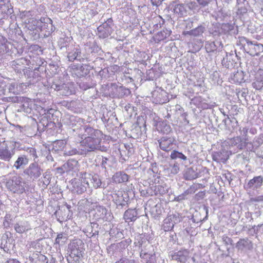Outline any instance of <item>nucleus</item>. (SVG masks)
Wrapping results in <instances>:
<instances>
[{
	"label": "nucleus",
	"mask_w": 263,
	"mask_h": 263,
	"mask_svg": "<svg viewBox=\"0 0 263 263\" xmlns=\"http://www.w3.org/2000/svg\"><path fill=\"white\" fill-rule=\"evenodd\" d=\"M80 178H82L84 183L89 187H90V184L88 182V180H90L91 187L95 189L105 187L104 186L105 184H103L100 176L97 174L91 175L86 172L81 173Z\"/></svg>",
	"instance_id": "nucleus-12"
},
{
	"label": "nucleus",
	"mask_w": 263,
	"mask_h": 263,
	"mask_svg": "<svg viewBox=\"0 0 263 263\" xmlns=\"http://www.w3.org/2000/svg\"><path fill=\"white\" fill-rule=\"evenodd\" d=\"M158 142L160 149L168 152L173 148V145H176L177 141L174 136L166 135L161 137L158 140Z\"/></svg>",
	"instance_id": "nucleus-19"
},
{
	"label": "nucleus",
	"mask_w": 263,
	"mask_h": 263,
	"mask_svg": "<svg viewBox=\"0 0 263 263\" xmlns=\"http://www.w3.org/2000/svg\"><path fill=\"white\" fill-rule=\"evenodd\" d=\"M199 177V174L193 167L186 168L183 173V178L186 180H192Z\"/></svg>",
	"instance_id": "nucleus-45"
},
{
	"label": "nucleus",
	"mask_w": 263,
	"mask_h": 263,
	"mask_svg": "<svg viewBox=\"0 0 263 263\" xmlns=\"http://www.w3.org/2000/svg\"><path fill=\"white\" fill-rule=\"evenodd\" d=\"M40 114L45 116V118L48 119L49 121H52V123L55 124V122H59V116L60 112L54 109L41 108Z\"/></svg>",
	"instance_id": "nucleus-22"
},
{
	"label": "nucleus",
	"mask_w": 263,
	"mask_h": 263,
	"mask_svg": "<svg viewBox=\"0 0 263 263\" xmlns=\"http://www.w3.org/2000/svg\"><path fill=\"white\" fill-rule=\"evenodd\" d=\"M13 241L14 239L12 238H8L7 235L3 236L1 242L2 248H3L5 252H8L13 248Z\"/></svg>",
	"instance_id": "nucleus-42"
},
{
	"label": "nucleus",
	"mask_w": 263,
	"mask_h": 263,
	"mask_svg": "<svg viewBox=\"0 0 263 263\" xmlns=\"http://www.w3.org/2000/svg\"><path fill=\"white\" fill-rule=\"evenodd\" d=\"M107 209L103 206H97L94 210L93 219L96 221H107L108 219Z\"/></svg>",
	"instance_id": "nucleus-26"
},
{
	"label": "nucleus",
	"mask_w": 263,
	"mask_h": 263,
	"mask_svg": "<svg viewBox=\"0 0 263 263\" xmlns=\"http://www.w3.org/2000/svg\"><path fill=\"white\" fill-rule=\"evenodd\" d=\"M205 48L208 52H213L218 47L214 41H208L205 42Z\"/></svg>",
	"instance_id": "nucleus-60"
},
{
	"label": "nucleus",
	"mask_w": 263,
	"mask_h": 263,
	"mask_svg": "<svg viewBox=\"0 0 263 263\" xmlns=\"http://www.w3.org/2000/svg\"><path fill=\"white\" fill-rule=\"evenodd\" d=\"M221 34L233 35L235 34L234 26L229 23H223L220 25Z\"/></svg>",
	"instance_id": "nucleus-46"
},
{
	"label": "nucleus",
	"mask_w": 263,
	"mask_h": 263,
	"mask_svg": "<svg viewBox=\"0 0 263 263\" xmlns=\"http://www.w3.org/2000/svg\"><path fill=\"white\" fill-rule=\"evenodd\" d=\"M70 40L68 37L60 38L58 42V45L61 50L68 52L71 49V46L70 45Z\"/></svg>",
	"instance_id": "nucleus-47"
},
{
	"label": "nucleus",
	"mask_w": 263,
	"mask_h": 263,
	"mask_svg": "<svg viewBox=\"0 0 263 263\" xmlns=\"http://www.w3.org/2000/svg\"><path fill=\"white\" fill-rule=\"evenodd\" d=\"M231 79L234 83H241L243 80V73L242 71H238L234 72L231 76Z\"/></svg>",
	"instance_id": "nucleus-61"
},
{
	"label": "nucleus",
	"mask_w": 263,
	"mask_h": 263,
	"mask_svg": "<svg viewBox=\"0 0 263 263\" xmlns=\"http://www.w3.org/2000/svg\"><path fill=\"white\" fill-rule=\"evenodd\" d=\"M51 88L57 91L60 95L67 96L72 94V90L68 84H53Z\"/></svg>",
	"instance_id": "nucleus-28"
},
{
	"label": "nucleus",
	"mask_w": 263,
	"mask_h": 263,
	"mask_svg": "<svg viewBox=\"0 0 263 263\" xmlns=\"http://www.w3.org/2000/svg\"><path fill=\"white\" fill-rule=\"evenodd\" d=\"M147 244H149V242L143 234H139L135 237L134 245L138 249L141 250Z\"/></svg>",
	"instance_id": "nucleus-39"
},
{
	"label": "nucleus",
	"mask_w": 263,
	"mask_h": 263,
	"mask_svg": "<svg viewBox=\"0 0 263 263\" xmlns=\"http://www.w3.org/2000/svg\"><path fill=\"white\" fill-rule=\"evenodd\" d=\"M90 48V52L91 54L93 52H97L100 50V48L96 44L93 43ZM67 53V58L70 62H73L74 60H77L81 62L86 61H93L92 56L93 54H84L82 53L80 48L79 46L73 47L71 46V49L66 52Z\"/></svg>",
	"instance_id": "nucleus-4"
},
{
	"label": "nucleus",
	"mask_w": 263,
	"mask_h": 263,
	"mask_svg": "<svg viewBox=\"0 0 263 263\" xmlns=\"http://www.w3.org/2000/svg\"><path fill=\"white\" fill-rule=\"evenodd\" d=\"M30 57H31L30 56ZM43 62L40 58L37 56L30 58V60L22 58L16 59L10 62V65L13 70L17 73L22 74L23 72L24 75L29 79V84H33L37 82L35 70H38Z\"/></svg>",
	"instance_id": "nucleus-1"
},
{
	"label": "nucleus",
	"mask_w": 263,
	"mask_h": 263,
	"mask_svg": "<svg viewBox=\"0 0 263 263\" xmlns=\"http://www.w3.org/2000/svg\"><path fill=\"white\" fill-rule=\"evenodd\" d=\"M263 184V176L260 175L254 176L252 179L245 181L243 185L245 190L249 193L258 191Z\"/></svg>",
	"instance_id": "nucleus-16"
},
{
	"label": "nucleus",
	"mask_w": 263,
	"mask_h": 263,
	"mask_svg": "<svg viewBox=\"0 0 263 263\" xmlns=\"http://www.w3.org/2000/svg\"><path fill=\"white\" fill-rule=\"evenodd\" d=\"M246 139H242L240 136H237L231 140V153H236L239 150H242L246 146Z\"/></svg>",
	"instance_id": "nucleus-21"
},
{
	"label": "nucleus",
	"mask_w": 263,
	"mask_h": 263,
	"mask_svg": "<svg viewBox=\"0 0 263 263\" xmlns=\"http://www.w3.org/2000/svg\"><path fill=\"white\" fill-rule=\"evenodd\" d=\"M36 26H38L40 32H43L45 37L49 36L54 30L52 21L49 17H41L40 20H34Z\"/></svg>",
	"instance_id": "nucleus-11"
},
{
	"label": "nucleus",
	"mask_w": 263,
	"mask_h": 263,
	"mask_svg": "<svg viewBox=\"0 0 263 263\" xmlns=\"http://www.w3.org/2000/svg\"><path fill=\"white\" fill-rule=\"evenodd\" d=\"M132 191L123 192L118 191L113 194L112 201L118 210H124L129 206L130 203L129 195L133 194Z\"/></svg>",
	"instance_id": "nucleus-7"
},
{
	"label": "nucleus",
	"mask_w": 263,
	"mask_h": 263,
	"mask_svg": "<svg viewBox=\"0 0 263 263\" xmlns=\"http://www.w3.org/2000/svg\"><path fill=\"white\" fill-rule=\"evenodd\" d=\"M29 260L35 263H48L47 258L42 254L38 255L35 258H33L32 257H29Z\"/></svg>",
	"instance_id": "nucleus-62"
},
{
	"label": "nucleus",
	"mask_w": 263,
	"mask_h": 263,
	"mask_svg": "<svg viewBox=\"0 0 263 263\" xmlns=\"http://www.w3.org/2000/svg\"><path fill=\"white\" fill-rule=\"evenodd\" d=\"M22 104L20 109L27 114H30L32 111V102L27 98V100H24L21 102Z\"/></svg>",
	"instance_id": "nucleus-54"
},
{
	"label": "nucleus",
	"mask_w": 263,
	"mask_h": 263,
	"mask_svg": "<svg viewBox=\"0 0 263 263\" xmlns=\"http://www.w3.org/2000/svg\"><path fill=\"white\" fill-rule=\"evenodd\" d=\"M62 121L64 125L72 128L73 131L81 129L84 122V120L81 118L68 114L64 115Z\"/></svg>",
	"instance_id": "nucleus-14"
},
{
	"label": "nucleus",
	"mask_w": 263,
	"mask_h": 263,
	"mask_svg": "<svg viewBox=\"0 0 263 263\" xmlns=\"http://www.w3.org/2000/svg\"><path fill=\"white\" fill-rule=\"evenodd\" d=\"M87 187L88 186H87V185L84 183L83 180H82V178H81V180L76 182L74 184L73 186V190L78 194H82L86 191Z\"/></svg>",
	"instance_id": "nucleus-52"
},
{
	"label": "nucleus",
	"mask_w": 263,
	"mask_h": 263,
	"mask_svg": "<svg viewBox=\"0 0 263 263\" xmlns=\"http://www.w3.org/2000/svg\"><path fill=\"white\" fill-rule=\"evenodd\" d=\"M226 53V55L222 60L221 64L223 66L227 68H232L234 66L233 59L231 58V57L233 56V54L228 52Z\"/></svg>",
	"instance_id": "nucleus-51"
},
{
	"label": "nucleus",
	"mask_w": 263,
	"mask_h": 263,
	"mask_svg": "<svg viewBox=\"0 0 263 263\" xmlns=\"http://www.w3.org/2000/svg\"><path fill=\"white\" fill-rule=\"evenodd\" d=\"M162 210L161 204H157L151 208V213L153 217L156 219L161 215Z\"/></svg>",
	"instance_id": "nucleus-59"
},
{
	"label": "nucleus",
	"mask_w": 263,
	"mask_h": 263,
	"mask_svg": "<svg viewBox=\"0 0 263 263\" xmlns=\"http://www.w3.org/2000/svg\"><path fill=\"white\" fill-rule=\"evenodd\" d=\"M236 248L238 250L251 251L253 248V244L248 238H240L236 243Z\"/></svg>",
	"instance_id": "nucleus-30"
},
{
	"label": "nucleus",
	"mask_w": 263,
	"mask_h": 263,
	"mask_svg": "<svg viewBox=\"0 0 263 263\" xmlns=\"http://www.w3.org/2000/svg\"><path fill=\"white\" fill-rule=\"evenodd\" d=\"M15 151L8 146L5 141L0 144V171L10 167Z\"/></svg>",
	"instance_id": "nucleus-5"
},
{
	"label": "nucleus",
	"mask_w": 263,
	"mask_h": 263,
	"mask_svg": "<svg viewBox=\"0 0 263 263\" xmlns=\"http://www.w3.org/2000/svg\"><path fill=\"white\" fill-rule=\"evenodd\" d=\"M43 170L37 162L31 163L23 171L24 176L30 180H34L38 179L43 173Z\"/></svg>",
	"instance_id": "nucleus-15"
},
{
	"label": "nucleus",
	"mask_w": 263,
	"mask_h": 263,
	"mask_svg": "<svg viewBox=\"0 0 263 263\" xmlns=\"http://www.w3.org/2000/svg\"><path fill=\"white\" fill-rule=\"evenodd\" d=\"M5 185L7 190L13 194L20 195L26 191V182L17 176H13L7 180Z\"/></svg>",
	"instance_id": "nucleus-6"
},
{
	"label": "nucleus",
	"mask_w": 263,
	"mask_h": 263,
	"mask_svg": "<svg viewBox=\"0 0 263 263\" xmlns=\"http://www.w3.org/2000/svg\"><path fill=\"white\" fill-rule=\"evenodd\" d=\"M41 115L40 122L37 124V130L39 131H44L46 128L52 129L55 126V123H52V121H49L48 119L45 118V116Z\"/></svg>",
	"instance_id": "nucleus-32"
},
{
	"label": "nucleus",
	"mask_w": 263,
	"mask_h": 263,
	"mask_svg": "<svg viewBox=\"0 0 263 263\" xmlns=\"http://www.w3.org/2000/svg\"><path fill=\"white\" fill-rule=\"evenodd\" d=\"M205 30V28L202 25H199L190 31H184L182 34L185 36H200Z\"/></svg>",
	"instance_id": "nucleus-38"
},
{
	"label": "nucleus",
	"mask_w": 263,
	"mask_h": 263,
	"mask_svg": "<svg viewBox=\"0 0 263 263\" xmlns=\"http://www.w3.org/2000/svg\"><path fill=\"white\" fill-rule=\"evenodd\" d=\"M112 179L116 183H122L128 181L129 176L124 172L119 171L113 175Z\"/></svg>",
	"instance_id": "nucleus-44"
},
{
	"label": "nucleus",
	"mask_w": 263,
	"mask_h": 263,
	"mask_svg": "<svg viewBox=\"0 0 263 263\" xmlns=\"http://www.w3.org/2000/svg\"><path fill=\"white\" fill-rule=\"evenodd\" d=\"M172 8L173 9L174 14L177 17H182L186 14L187 7L185 4H177L176 2H173Z\"/></svg>",
	"instance_id": "nucleus-33"
},
{
	"label": "nucleus",
	"mask_w": 263,
	"mask_h": 263,
	"mask_svg": "<svg viewBox=\"0 0 263 263\" xmlns=\"http://www.w3.org/2000/svg\"><path fill=\"white\" fill-rule=\"evenodd\" d=\"M100 137H84L80 143L82 152L81 154L86 156L90 152L96 151L107 152L109 148L108 144L102 142Z\"/></svg>",
	"instance_id": "nucleus-2"
},
{
	"label": "nucleus",
	"mask_w": 263,
	"mask_h": 263,
	"mask_svg": "<svg viewBox=\"0 0 263 263\" xmlns=\"http://www.w3.org/2000/svg\"><path fill=\"white\" fill-rule=\"evenodd\" d=\"M223 115L224 118L222 120V123L224 125V128L230 132H232L237 125V120L234 117L230 118L228 115H226L224 112Z\"/></svg>",
	"instance_id": "nucleus-31"
},
{
	"label": "nucleus",
	"mask_w": 263,
	"mask_h": 263,
	"mask_svg": "<svg viewBox=\"0 0 263 263\" xmlns=\"http://www.w3.org/2000/svg\"><path fill=\"white\" fill-rule=\"evenodd\" d=\"M83 247V242L80 239L73 240L69 244L68 251L70 253L69 256L72 260L79 261L83 257L84 250Z\"/></svg>",
	"instance_id": "nucleus-8"
},
{
	"label": "nucleus",
	"mask_w": 263,
	"mask_h": 263,
	"mask_svg": "<svg viewBox=\"0 0 263 263\" xmlns=\"http://www.w3.org/2000/svg\"><path fill=\"white\" fill-rule=\"evenodd\" d=\"M108 90L109 96L112 98H122L130 94V90L123 85H119L116 83L108 85Z\"/></svg>",
	"instance_id": "nucleus-10"
},
{
	"label": "nucleus",
	"mask_w": 263,
	"mask_h": 263,
	"mask_svg": "<svg viewBox=\"0 0 263 263\" xmlns=\"http://www.w3.org/2000/svg\"><path fill=\"white\" fill-rule=\"evenodd\" d=\"M78 161L74 159H71L67 161V162L64 163L61 169L63 170V172H68L71 171H72L77 168L78 165Z\"/></svg>",
	"instance_id": "nucleus-48"
},
{
	"label": "nucleus",
	"mask_w": 263,
	"mask_h": 263,
	"mask_svg": "<svg viewBox=\"0 0 263 263\" xmlns=\"http://www.w3.org/2000/svg\"><path fill=\"white\" fill-rule=\"evenodd\" d=\"M67 240V236L65 233H61L57 235L55 239V243L57 244H64Z\"/></svg>",
	"instance_id": "nucleus-63"
},
{
	"label": "nucleus",
	"mask_w": 263,
	"mask_h": 263,
	"mask_svg": "<svg viewBox=\"0 0 263 263\" xmlns=\"http://www.w3.org/2000/svg\"><path fill=\"white\" fill-rule=\"evenodd\" d=\"M220 24L218 23H213L208 28V32L214 39H217L221 35Z\"/></svg>",
	"instance_id": "nucleus-41"
},
{
	"label": "nucleus",
	"mask_w": 263,
	"mask_h": 263,
	"mask_svg": "<svg viewBox=\"0 0 263 263\" xmlns=\"http://www.w3.org/2000/svg\"><path fill=\"white\" fill-rule=\"evenodd\" d=\"M252 85L257 90H260L263 87V71H258L256 76V80Z\"/></svg>",
	"instance_id": "nucleus-53"
},
{
	"label": "nucleus",
	"mask_w": 263,
	"mask_h": 263,
	"mask_svg": "<svg viewBox=\"0 0 263 263\" xmlns=\"http://www.w3.org/2000/svg\"><path fill=\"white\" fill-rule=\"evenodd\" d=\"M241 41L246 42V44L242 45L244 51L252 57L258 56L263 52V45L257 43L256 41H251L246 37L241 38Z\"/></svg>",
	"instance_id": "nucleus-9"
},
{
	"label": "nucleus",
	"mask_w": 263,
	"mask_h": 263,
	"mask_svg": "<svg viewBox=\"0 0 263 263\" xmlns=\"http://www.w3.org/2000/svg\"><path fill=\"white\" fill-rule=\"evenodd\" d=\"M130 131L131 137L133 138H138L146 134V125L144 116H141L137 118L136 123L133 124Z\"/></svg>",
	"instance_id": "nucleus-13"
},
{
	"label": "nucleus",
	"mask_w": 263,
	"mask_h": 263,
	"mask_svg": "<svg viewBox=\"0 0 263 263\" xmlns=\"http://www.w3.org/2000/svg\"><path fill=\"white\" fill-rule=\"evenodd\" d=\"M149 193L151 196L163 195L168 192V188L166 185H154V184L149 187Z\"/></svg>",
	"instance_id": "nucleus-29"
},
{
	"label": "nucleus",
	"mask_w": 263,
	"mask_h": 263,
	"mask_svg": "<svg viewBox=\"0 0 263 263\" xmlns=\"http://www.w3.org/2000/svg\"><path fill=\"white\" fill-rule=\"evenodd\" d=\"M170 157L172 160L179 159L180 161H185L187 160V157L181 152L176 150H173L171 154Z\"/></svg>",
	"instance_id": "nucleus-58"
},
{
	"label": "nucleus",
	"mask_w": 263,
	"mask_h": 263,
	"mask_svg": "<svg viewBox=\"0 0 263 263\" xmlns=\"http://www.w3.org/2000/svg\"><path fill=\"white\" fill-rule=\"evenodd\" d=\"M170 256L171 257L172 260L181 263H185L190 257L189 252L186 249L170 252Z\"/></svg>",
	"instance_id": "nucleus-23"
},
{
	"label": "nucleus",
	"mask_w": 263,
	"mask_h": 263,
	"mask_svg": "<svg viewBox=\"0 0 263 263\" xmlns=\"http://www.w3.org/2000/svg\"><path fill=\"white\" fill-rule=\"evenodd\" d=\"M6 87L8 89V92L9 93L16 95L18 92V90H17V84L15 82L8 84L6 85Z\"/></svg>",
	"instance_id": "nucleus-64"
},
{
	"label": "nucleus",
	"mask_w": 263,
	"mask_h": 263,
	"mask_svg": "<svg viewBox=\"0 0 263 263\" xmlns=\"http://www.w3.org/2000/svg\"><path fill=\"white\" fill-rule=\"evenodd\" d=\"M138 217V213L136 209H128L123 215V218L127 222H134Z\"/></svg>",
	"instance_id": "nucleus-37"
},
{
	"label": "nucleus",
	"mask_w": 263,
	"mask_h": 263,
	"mask_svg": "<svg viewBox=\"0 0 263 263\" xmlns=\"http://www.w3.org/2000/svg\"><path fill=\"white\" fill-rule=\"evenodd\" d=\"M82 148H79L77 149L75 148H68L66 146L64 148V153L63 155L64 156H72L74 155H84V154H81Z\"/></svg>",
	"instance_id": "nucleus-56"
},
{
	"label": "nucleus",
	"mask_w": 263,
	"mask_h": 263,
	"mask_svg": "<svg viewBox=\"0 0 263 263\" xmlns=\"http://www.w3.org/2000/svg\"><path fill=\"white\" fill-rule=\"evenodd\" d=\"M112 25V19L111 18L107 19L97 28L98 36L101 39H105L109 36L113 31Z\"/></svg>",
	"instance_id": "nucleus-17"
},
{
	"label": "nucleus",
	"mask_w": 263,
	"mask_h": 263,
	"mask_svg": "<svg viewBox=\"0 0 263 263\" xmlns=\"http://www.w3.org/2000/svg\"><path fill=\"white\" fill-rule=\"evenodd\" d=\"M83 129L84 130V134L82 135L84 137H101L102 133V132L98 129H95L93 128L90 127L88 125L83 126Z\"/></svg>",
	"instance_id": "nucleus-36"
},
{
	"label": "nucleus",
	"mask_w": 263,
	"mask_h": 263,
	"mask_svg": "<svg viewBox=\"0 0 263 263\" xmlns=\"http://www.w3.org/2000/svg\"><path fill=\"white\" fill-rule=\"evenodd\" d=\"M212 156L213 161L224 163L229 158V152L224 148H221L218 151L214 152Z\"/></svg>",
	"instance_id": "nucleus-25"
},
{
	"label": "nucleus",
	"mask_w": 263,
	"mask_h": 263,
	"mask_svg": "<svg viewBox=\"0 0 263 263\" xmlns=\"http://www.w3.org/2000/svg\"><path fill=\"white\" fill-rule=\"evenodd\" d=\"M209 208L204 206L199 212H196L192 216L191 220L193 223H198L208 219Z\"/></svg>",
	"instance_id": "nucleus-24"
},
{
	"label": "nucleus",
	"mask_w": 263,
	"mask_h": 263,
	"mask_svg": "<svg viewBox=\"0 0 263 263\" xmlns=\"http://www.w3.org/2000/svg\"><path fill=\"white\" fill-rule=\"evenodd\" d=\"M156 129L159 132L167 136L172 130L171 125L166 121H159L156 124Z\"/></svg>",
	"instance_id": "nucleus-40"
},
{
	"label": "nucleus",
	"mask_w": 263,
	"mask_h": 263,
	"mask_svg": "<svg viewBox=\"0 0 263 263\" xmlns=\"http://www.w3.org/2000/svg\"><path fill=\"white\" fill-rule=\"evenodd\" d=\"M29 163V158L25 155H21L17 157L13 164L11 163L10 167L16 170L24 169Z\"/></svg>",
	"instance_id": "nucleus-27"
},
{
	"label": "nucleus",
	"mask_w": 263,
	"mask_h": 263,
	"mask_svg": "<svg viewBox=\"0 0 263 263\" xmlns=\"http://www.w3.org/2000/svg\"><path fill=\"white\" fill-rule=\"evenodd\" d=\"M260 224L257 226H250L245 225L243 226L241 229L242 231H245L250 236H254L258 234L259 230L261 229L259 227Z\"/></svg>",
	"instance_id": "nucleus-50"
},
{
	"label": "nucleus",
	"mask_w": 263,
	"mask_h": 263,
	"mask_svg": "<svg viewBox=\"0 0 263 263\" xmlns=\"http://www.w3.org/2000/svg\"><path fill=\"white\" fill-rule=\"evenodd\" d=\"M14 229L16 233L22 234L31 229L30 224L26 220L20 221L14 225Z\"/></svg>",
	"instance_id": "nucleus-34"
},
{
	"label": "nucleus",
	"mask_w": 263,
	"mask_h": 263,
	"mask_svg": "<svg viewBox=\"0 0 263 263\" xmlns=\"http://www.w3.org/2000/svg\"><path fill=\"white\" fill-rule=\"evenodd\" d=\"M13 12V7L9 0H0V13L10 15Z\"/></svg>",
	"instance_id": "nucleus-35"
},
{
	"label": "nucleus",
	"mask_w": 263,
	"mask_h": 263,
	"mask_svg": "<svg viewBox=\"0 0 263 263\" xmlns=\"http://www.w3.org/2000/svg\"><path fill=\"white\" fill-rule=\"evenodd\" d=\"M197 190L196 186L192 185L183 193L175 197V200L180 202L187 199V196L194 194Z\"/></svg>",
	"instance_id": "nucleus-43"
},
{
	"label": "nucleus",
	"mask_w": 263,
	"mask_h": 263,
	"mask_svg": "<svg viewBox=\"0 0 263 263\" xmlns=\"http://www.w3.org/2000/svg\"><path fill=\"white\" fill-rule=\"evenodd\" d=\"M157 248L156 247L149 244L145 246V247L142 248L140 251V258H144L143 256L145 254H156Z\"/></svg>",
	"instance_id": "nucleus-49"
},
{
	"label": "nucleus",
	"mask_w": 263,
	"mask_h": 263,
	"mask_svg": "<svg viewBox=\"0 0 263 263\" xmlns=\"http://www.w3.org/2000/svg\"><path fill=\"white\" fill-rule=\"evenodd\" d=\"M66 144V141L64 140H55L49 145L48 151L53 154L55 158H57L59 156L63 155Z\"/></svg>",
	"instance_id": "nucleus-18"
},
{
	"label": "nucleus",
	"mask_w": 263,
	"mask_h": 263,
	"mask_svg": "<svg viewBox=\"0 0 263 263\" xmlns=\"http://www.w3.org/2000/svg\"><path fill=\"white\" fill-rule=\"evenodd\" d=\"M18 43L9 42L6 38L0 35V63L3 62L4 55L7 53L11 57H16L23 53L22 48H18Z\"/></svg>",
	"instance_id": "nucleus-3"
},
{
	"label": "nucleus",
	"mask_w": 263,
	"mask_h": 263,
	"mask_svg": "<svg viewBox=\"0 0 263 263\" xmlns=\"http://www.w3.org/2000/svg\"><path fill=\"white\" fill-rule=\"evenodd\" d=\"M87 229L90 231V234H91L90 237H95L99 235L101 227L96 222H91Z\"/></svg>",
	"instance_id": "nucleus-55"
},
{
	"label": "nucleus",
	"mask_w": 263,
	"mask_h": 263,
	"mask_svg": "<svg viewBox=\"0 0 263 263\" xmlns=\"http://www.w3.org/2000/svg\"><path fill=\"white\" fill-rule=\"evenodd\" d=\"M93 68V66L89 65L83 64L79 69H78V74L79 77H84L89 73L90 69Z\"/></svg>",
	"instance_id": "nucleus-57"
},
{
	"label": "nucleus",
	"mask_w": 263,
	"mask_h": 263,
	"mask_svg": "<svg viewBox=\"0 0 263 263\" xmlns=\"http://www.w3.org/2000/svg\"><path fill=\"white\" fill-rule=\"evenodd\" d=\"M25 30L26 35L30 40H36L40 38V30L36 26L34 20L28 24Z\"/></svg>",
	"instance_id": "nucleus-20"
}]
</instances>
